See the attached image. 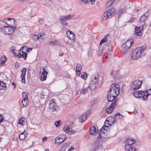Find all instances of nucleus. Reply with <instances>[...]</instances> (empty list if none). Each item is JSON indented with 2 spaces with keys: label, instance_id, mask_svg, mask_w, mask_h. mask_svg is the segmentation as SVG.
<instances>
[{
  "label": "nucleus",
  "instance_id": "obj_53",
  "mask_svg": "<svg viewBox=\"0 0 151 151\" xmlns=\"http://www.w3.org/2000/svg\"><path fill=\"white\" fill-rule=\"evenodd\" d=\"M135 19L134 17H132L131 19L128 20L127 22H132L134 21Z\"/></svg>",
  "mask_w": 151,
  "mask_h": 151
},
{
  "label": "nucleus",
  "instance_id": "obj_62",
  "mask_svg": "<svg viewBox=\"0 0 151 151\" xmlns=\"http://www.w3.org/2000/svg\"><path fill=\"white\" fill-rule=\"evenodd\" d=\"M76 132V131L75 130H71V132H70L71 134V133H72L73 134H74Z\"/></svg>",
  "mask_w": 151,
  "mask_h": 151
},
{
  "label": "nucleus",
  "instance_id": "obj_33",
  "mask_svg": "<svg viewBox=\"0 0 151 151\" xmlns=\"http://www.w3.org/2000/svg\"><path fill=\"white\" fill-rule=\"evenodd\" d=\"M147 17L146 13H145L143 15H142L140 19V22H144Z\"/></svg>",
  "mask_w": 151,
  "mask_h": 151
},
{
  "label": "nucleus",
  "instance_id": "obj_11",
  "mask_svg": "<svg viewBox=\"0 0 151 151\" xmlns=\"http://www.w3.org/2000/svg\"><path fill=\"white\" fill-rule=\"evenodd\" d=\"M143 26L135 27V35L137 36H141L142 35V31H143Z\"/></svg>",
  "mask_w": 151,
  "mask_h": 151
},
{
  "label": "nucleus",
  "instance_id": "obj_9",
  "mask_svg": "<svg viewBox=\"0 0 151 151\" xmlns=\"http://www.w3.org/2000/svg\"><path fill=\"white\" fill-rule=\"evenodd\" d=\"M117 101V99H115L113 102L111 103V104L108 108L106 109V112L108 114H110L111 113L113 110L114 108V106L116 105V103Z\"/></svg>",
  "mask_w": 151,
  "mask_h": 151
},
{
  "label": "nucleus",
  "instance_id": "obj_20",
  "mask_svg": "<svg viewBox=\"0 0 151 151\" xmlns=\"http://www.w3.org/2000/svg\"><path fill=\"white\" fill-rule=\"evenodd\" d=\"M72 16L70 14L61 16L60 17V20H68L71 19Z\"/></svg>",
  "mask_w": 151,
  "mask_h": 151
},
{
  "label": "nucleus",
  "instance_id": "obj_47",
  "mask_svg": "<svg viewBox=\"0 0 151 151\" xmlns=\"http://www.w3.org/2000/svg\"><path fill=\"white\" fill-rule=\"evenodd\" d=\"M60 21L63 25L66 26L68 25V23L65 20H60Z\"/></svg>",
  "mask_w": 151,
  "mask_h": 151
},
{
  "label": "nucleus",
  "instance_id": "obj_5",
  "mask_svg": "<svg viewBox=\"0 0 151 151\" xmlns=\"http://www.w3.org/2000/svg\"><path fill=\"white\" fill-rule=\"evenodd\" d=\"M49 108L52 111H56L59 109V107L56 104L53 99L51 100L49 102Z\"/></svg>",
  "mask_w": 151,
  "mask_h": 151
},
{
  "label": "nucleus",
  "instance_id": "obj_43",
  "mask_svg": "<svg viewBox=\"0 0 151 151\" xmlns=\"http://www.w3.org/2000/svg\"><path fill=\"white\" fill-rule=\"evenodd\" d=\"M99 76L98 75H97L96 76V75H93V76H92L91 78V80H93V81H94L96 80H98L99 79Z\"/></svg>",
  "mask_w": 151,
  "mask_h": 151
},
{
  "label": "nucleus",
  "instance_id": "obj_14",
  "mask_svg": "<svg viewBox=\"0 0 151 151\" xmlns=\"http://www.w3.org/2000/svg\"><path fill=\"white\" fill-rule=\"evenodd\" d=\"M66 139V137L64 135H59L55 139L56 143L60 144L63 142Z\"/></svg>",
  "mask_w": 151,
  "mask_h": 151
},
{
  "label": "nucleus",
  "instance_id": "obj_44",
  "mask_svg": "<svg viewBox=\"0 0 151 151\" xmlns=\"http://www.w3.org/2000/svg\"><path fill=\"white\" fill-rule=\"evenodd\" d=\"M62 124V122L60 120H59L56 121L55 122V126L58 127L59 126H60Z\"/></svg>",
  "mask_w": 151,
  "mask_h": 151
},
{
  "label": "nucleus",
  "instance_id": "obj_18",
  "mask_svg": "<svg viewBox=\"0 0 151 151\" xmlns=\"http://www.w3.org/2000/svg\"><path fill=\"white\" fill-rule=\"evenodd\" d=\"M107 98L108 99V100L109 102H112L113 101H114V100L115 99H116V97H115V95H111V94H110L109 93H107Z\"/></svg>",
  "mask_w": 151,
  "mask_h": 151
},
{
  "label": "nucleus",
  "instance_id": "obj_8",
  "mask_svg": "<svg viewBox=\"0 0 151 151\" xmlns=\"http://www.w3.org/2000/svg\"><path fill=\"white\" fill-rule=\"evenodd\" d=\"M102 145L100 144V141L97 139L93 142V145H92V149L94 151H96L99 149H101L102 148Z\"/></svg>",
  "mask_w": 151,
  "mask_h": 151
},
{
  "label": "nucleus",
  "instance_id": "obj_15",
  "mask_svg": "<svg viewBox=\"0 0 151 151\" xmlns=\"http://www.w3.org/2000/svg\"><path fill=\"white\" fill-rule=\"evenodd\" d=\"M105 124H104V126L100 130H99V135L98 136V137L102 139L104 137V132H103L104 130L106 131V129L105 127H108L106 126L105 125Z\"/></svg>",
  "mask_w": 151,
  "mask_h": 151
},
{
  "label": "nucleus",
  "instance_id": "obj_24",
  "mask_svg": "<svg viewBox=\"0 0 151 151\" xmlns=\"http://www.w3.org/2000/svg\"><path fill=\"white\" fill-rule=\"evenodd\" d=\"M109 15L107 11L105 12L102 16V19L104 20H105L111 18V16Z\"/></svg>",
  "mask_w": 151,
  "mask_h": 151
},
{
  "label": "nucleus",
  "instance_id": "obj_38",
  "mask_svg": "<svg viewBox=\"0 0 151 151\" xmlns=\"http://www.w3.org/2000/svg\"><path fill=\"white\" fill-rule=\"evenodd\" d=\"M101 80H102V79H101ZM91 82H93V83H95L97 85H98L99 83H100V84H101L102 83V81H99V79H97L95 80L94 81H93V80H91Z\"/></svg>",
  "mask_w": 151,
  "mask_h": 151
},
{
  "label": "nucleus",
  "instance_id": "obj_49",
  "mask_svg": "<svg viewBox=\"0 0 151 151\" xmlns=\"http://www.w3.org/2000/svg\"><path fill=\"white\" fill-rule=\"evenodd\" d=\"M124 10L123 9H120L118 11V16L119 18L121 14L123 13Z\"/></svg>",
  "mask_w": 151,
  "mask_h": 151
},
{
  "label": "nucleus",
  "instance_id": "obj_10",
  "mask_svg": "<svg viewBox=\"0 0 151 151\" xmlns=\"http://www.w3.org/2000/svg\"><path fill=\"white\" fill-rule=\"evenodd\" d=\"M66 35L67 37L69 38L70 40L73 42L76 41V35L74 33L68 30L67 33Z\"/></svg>",
  "mask_w": 151,
  "mask_h": 151
},
{
  "label": "nucleus",
  "instance_id": "obj_64",
  "mask_svg": "<svg viewBox=\"0 0 151 151\" xmlns=\"http://www.w3.org/2000/svg\"><path fill=\"white\" fill-rule=\"evenodd\" d=\"M19 1L21 2H23L24 1H26L27 0H18Z\"/></svg>",
  "mask_w": 151,
  "mask_h": 151
},
{
  "label": "nucleus",
  "instance_id": "obj_40",
  "mask_svg": "<svg viewBox=\"0 0 151 151\" xmlns=\"http://www.w3.org/2000/svg\"><path fill=\"white\" fill-rule=\"evenodd\" d=\"M0 87L1 89H6V83L2 81L0 84Z\"/></svg>",
  "mask_w": 151,
  "mask_h": 151
},
{
  "label": "nucleus",
  "instance_id": "obj_6",
  "mask_svg": "<svg viewBox=\"0 0 151 151\" xmlns=\"http://www.w3.org/2000/svg\"><path fill=\"white\" fill-rule=\"evenodd\" d=\"M12 23L14 24L13 25H11V24H10L11 27H9L8 32L7 33V35H10L12 34L14 32V30H15L16 29L17 22L15 19H12Z\"/></svg>",
  "mask_w": 151,
  "mask_h": 151
},
{
  "label": "nucleus",
  "instance_id": "obj_63",
  "mask_svg": "<svg viewBox=\"0 0 151 151\" xmlns=\"http://www.w3.org/2000/svg\"><path fill=\"white\" fill-rule=\"evenodd\" d=\"M138 113V111L137 110H135L133 111V114H136Z\"/></svg>",
  "mask_w": 151,
  "mask_h": 151
},
{
  "label": "nucleus",
  "instance_id": "obj_4",
  "mask_svg": "<svg viewBox=\"0 0 151 151\" xmlns=\"http://www.w3.org/2000/svg\"><path fill=\"white\" fill-rule=\"evenodd\" d=\"M142 84V81L138 80L134 81L132 83L130 86V88L132 90H135L139 88Z\"/></svg>",
  "mask_w": 151,
  "mask_h": 151
},
{
  "label": "nucleus",
  "instance_id": "obj_12",
  "mask_svg": "<svg viewBox=\"0 0 151 151\" xmlns=\"http://www.w3.org/2000/svg\"><path fill=\"white\" fill-rule=\"evenodd\" d=\"M27 70V69L26 68L24 67L22 69V75L21 76V77L22 78V82L23 83H25L26 82L25 81V77L26 75V72Z\"/></svg>",
  "mask_w": 151,
  "mask_h": 151
},
{
  "label": "nucleus",
  "instance_id": "obj_55",
  "mask_svg": "<svg viewBox=\"0 0 151 151\" xmlns=\"http://www.w3.org/2000/svg\"><path fill=\"white\" fill-rule=\"evenodd\" d=\"M113 124H114V123H116V122H117V121H116V118H115V117H114V118L113 119Z\"/></svg>",
  "mask_w": 151,
  "mask_h": 151
},
{
  "label": "nucleus",
  "instance_id": "obj_26",
  "mask_svg": "<svg viewBox=\"0 0 151 151\" xmlns=\"http://www.w3.org/2000/svg\"><path fill=\"white\" fill-rule=\"evenodd\" d=\"M17 56H18V58H19L23 57L24 59L25 60L27 58V54L25 52H24V53L22 54H21V53L19 52L18 55H17Z\"/></svg>",
  "mask_w": 151,
  "mask_h": 151
},
{
  "label": "nucleus",
  "instance_id": "obj_22",
  "mask_svg": "<svg viewBox=\"0 0 151 151\" xmlns=\"http://www.w3.org/2000/svg\"><path fill=\"white\" fill-rule=\"evenodd\" d=\"M125 149L126 151H135V148L132 145H125Z\"/></svg>",
  "mask_w": 151,
  "mask_h": 151
},
{
  "label": "nucleus",
  "instance_id": "obj_42",
  "mask_svg": "<svg viewBox=\"0 0 151 151\" xmlns=\"http://www.w3.org/2000/svg\"><path fill=\"white\" fill-rule=\"evenodd\" d=\"M114 1V0H110L108 1L106 4V6L108 7L110 6Z\"/></svg>",
  "mask_w": 151,
  "mask_h": 151
},
{
  "label": "nucleus",
  "instance_id": "obj_25",
  "mask_svg": "<svg viewBox=\"0 0 151 151\" xmlns=\"http://www.w3.org/2000/svg\"><path fill=\"white\" fill-rule=\"evenodd\" d=\"M8 27H9L8 26H3L1 27V32H2L5 34V35H7V33L8 32Z\"/></svg>",
  "mask_w": 151,
  "mask_h": 151
},
{
  "label": "nucleus",
  "instance_id": "obj_51",
  "mask_svg": "<svg viewBox=\"0 0 151 151\" xmlns=\"http://www.w3.org/2000/svg\"><path fill=\"white\" fill-rule=\"evenodd\" d=\"M4 119V117L2 114H0V124L3 121Z\"/></svg>",
  "mask_w": 151,
  "mask_h": 151
},
{
  "label": "nucleus",
  "instance_id": "obj_52",
  "mask_svg": "<svg viewBox=\"0 0 151 151\" xmlns=\"http://www.w3.org/2000/svg\"><path fill=\"white\" fill-rule=\"evenodd\" d=\"M39 35H35L33 36V38L35 39V40H38L39 38Z\"/></svg>",
  "mask_w": 151,
  "mask_h": 151
},
{
  "label": "nucleus",
  "instance_id": "obj_27",
  "mask_svg": "<svg viewBox=\"0 0 151 151\" xmlns=\"http://www.w3.org/2000/svg\"><path fill=\"white\" fill-rule=\"evenodd\" d=\"M7 60V58L5 56H2L0 59V65L4 64Z\"/></svg>",
  "mask_w": 151,
  "mask_h": 151
},
{
  "label": "nucleus",
  "instance_id": "obj_54",
  "mask_svg": "<svg viewBox=\"0 0 151 151\" xmlns=\"http://www.w3.org/2000/svg\"><path fill=\"white\" fill-rule=\"evenodd\" d=\"M74 148L72 146L70 147L68 150V151H74Z\"/></svg>",
  "mask_w": 151,
  "mask_h": 151
},
{
  "label": "nucleus",
  "instance_id": "obj_41",
  "mask_svg": "<svg viewBox=\"0 0 151 151\" xmlns=\"http://www.w3.org/2000/svg\"><path fill=\"white\" fill-rule=\"evenodd\" d=\"M81 77L83 79L86 80L87 77V76L86 73L85 72L83 73L81 76Z\"/></svg>",
  "mask_w": 151,
  "mask_h": 151
},
{
  "label": "nucleus",
  "instance_id": "obj_23",
  "mask_svg": "<svg viewBox=\"0 0 151 151\" xmlns=\"http://www.w3.org/2000/svg\"><path fill=\"white\" fill-rule=\"evenodd\" d=\"M27 135L26 131H24L19 134V138L21 140H23L27 137Z\"/></svg>",
  "mask_w": 151,
  "mask_h": 151
},
{
  "label": "nucleus",
  "instance_id": "obj_17",
  "mask_svg": "<svg viewBox=\"0 0 151 151\" xmlns=\"http://www.w3.org/2000/svg\"><path fill=\"white\" fill-rule=\"evenodd\" d=\"M136 142V140L132 138H128L127 139L126 145H132L135 143Z\"/></svg>",
  "mask_w": 151,
  "mask_h": 151
},
{
  "label": "nucleus",
  "instance_id": "obj_19",
  "mask_svg": "<svg viewBox=\"0 0 151 151\" xmlns=\"http://www.w3.org/2000/svg\"><path fill=\"white\" fill-rule=\"evenodd\" d=\"M107 12L111 16V18L116 13V9L113 8H112L109 9L107 11Z\"/></svg>",
  "mask_w": 151,
  "mask_h": 151
},
{
  "label": "nucleus",
  "instance_id": "obj_7",
  "mask_svg": "<svg viewBox=\"0 0 151 151\" xmlns=\"http://www.w3.org/2000/svg\"><path fill=\"white\" fill-rule=\"evenodd\" d=\"M141 55V52L136 48L134 50L132 53V58L133 60H137Z\"/></svg>",
  "mask_w": 151,
  "mask_h": 151
},
{
  "label": "nucleus",
  "instance_id": "obj_21",
  "mask_svg": "<svg viewBox=\"0 0 151 151\" xmlns=\"http://www.w3.org/2000/svg\"><path fill=\"white\" fill-rule=\"evenodd\" d=\"M98 85L95 83L90 81L89 85H88V88L91 90H94L97 86Z\"/></svg>",
  "mask_w": 151,
  "mask_h": 151
},
{
  "label": "nucleus",
  "instance_id": "obj_28",
  "mask_svg": "<svg viewBox=\"0 0 151 151\" xmlns=\"http://www.w3.org/2000/svg\"><path fill=\"white\" fill-rule=\"evenodd\" d=\"M87 117V114H83L81 116L79 119V121L81 122H83L86 119Z\"/></svg>",
  "mask_w": 151,
  "mask_h": 151
},
{
  "label": "nucleus",
  "instance_id": "obj_30",
  "mask_svg": "<svg viewBox=\"0 0 151 151\" xmlns=\"http://www.w3.org/2000/svg\"><path fill=\"white\" fill-rule=\"evenodd\" d=\"M47 74H44L43 73H41L40 75V78L41 81H44L46 80L47 78Z\"/></svg>",
  "mask_w": 151,
  "mask_h": 151
},
{
  "label": "nucleus",
  "instance_id": "obj_39",
  "mask_svg": "<svg viewBox=\"0 0 151 151\" xmlns=\"http://www.w3.org/2000/svg\"><path fill=\"white\" fill-rule=\"evenodd\" d=\"M28 99H23L22 101V103L23 104V107H26L27 106V103L28 101Z\"/></svg>",
  "mask_w": 151,
  "mask_h": 151
},
{
  "label": "nucleus",
  "instance_id": "obj_57",
  "mask_svg": "<svg viewBox=\"0 0 151 151\" xmlns=\"http://www.w3.org/2000/svg\"><path fill=\"white\" fill-rule=\"evenodd\" d=\"M32 50V48L28 47H27V49L26 52H29V50L31 51Z\"/></svg>",
  "mask_w": 151,
  "mask_h": 151
},
{
  "label": "nucleus",
  "instance_id": "obj_16",
  "mask_svg": "<svg viewBox=\"0 0 151 151\" xmlns=\"http://www.w3.org/2000/svg\"><path fill=\"white\" fill-rule=\"evenodd\" d=\"M98 129L94 126L91 127L90 129L89 132L92 135H96L98 133Z\"/></svg>",
  "mask_w": 151,
  "mask_h": 151
},
{
  "label": "nucleus",
  "instance_id": "obj_31",
  "mask_svg": "<svg viewBox=\"0 0 151 151\" xmlns=\"http://www.w3.org/2000/svg\"><path fill=\"white\" fill-rule=\"evenodd\" d=\"M109 35V34H107L105 35L103 39L101 40L99 45H101L103 43L106 42L107 40V37Z\"/></svg>",
  "mask_w": 151,
  "mask_h": 151
},
{
  "label": "nucleus",
  "instance_id": "obj_34",
  "mask_svg": "<svg viewBox=\"0 0 151 151\" xmlns=\"http://www.w3.org/2000/svg\"><path fill=\"white\" fill-rule=\"evenodd\" d=\"M16 47L14 46H12L10 48V50L12 52V53L14 55V56H17V53H16V50H15Z\"/></svg>",
  "mask_w": 151,
  "mask_h": 151
},
{
  "label": "nucleus",
  "instance_id": "obj_29",
  "mask_svg": "<svg viewBox=\"0 0 151 151\" xmlns=\"http://www.w3.org/2000/svg\"><path fill=\"white\" fill-rule=\"evenodd\" d=\"M81 64H78L76 67V71L78 72L79 75L81 73Z\"/></svg>",
  "mask_w": 151,
  "mask_h": 151
},
{
  "label": "nucleus",
  "instance_id": "obj_46",
  "mask_svg": "<svg viewBox=\"0 0 151 151\" xmlns=\"http://www.w3.org/2000/svg\"><path fill=\"white\" fill-rule=\"evenodd\" d=\"M24 120V118H21L19 119L18 124L19 125H22Z\"/></svg>",
  "mask_w": 151,
  "mask_h": 151
},
{
  "label": "nucleus",
  "instance_id": "obj_2",
  "mask_svg": "<svg viewBox=\"0 0 151 151\" xmlns=\"http://www.w3.org/2000/svg\"><path fill=\"white\" fill-rule=\"evenodd\" d=\"M119 86L118 84L115 83L112 84L111 86L108 93L115 96L116 97L119 93Z\"/></svg>",
  "mask_w": 151,
  "mask_h": 151
},
{
  "label": "nucleus",
  "instance_id": "obj_35",
  "mask_svg": "<svg viewBox=\"0 0 151 151\" xmlns=\"http://www.w3.org/2000/svg\"><path fill=\"white\" fill-rule=\"evenodd\" d=\"M137 48V49H138V50H139L140 52H141V54L146 49V46H143L139 47H138Z\"/></svg>",
  "mask_w": 151,
  "mask_h": 151
},
{
  "label": "nucleus",
  "instance_id": "obj_48",
  "mask_svg": "<svg viewBox=\"0 0 151 151\" xmlns=\"http://www.w3.org/2000/svg\"><path fill=\"white\" fill-rule=\"evenodd\" d=\"M47 66L44 67L42 68V69L43 70V71L42 73H43L44 74H48V72H47V70H46V68Z\"/></svg>",
  "mask_w": 151,
  "mask_h": 151
},
{
  "label": "nucleus",
  "instance_id": "obj_56",
  "mask_svg": "<svg viewBox=\"0 0 151 151\" xmlns=\"http://www.w3.org/2000/svg\"><path fill=\"white\" fill-rule=\"evenodd\" d=\"M121 115V114L120 113H117L115 114L114 115V117H115L116 116H120V115Z\"/></svg>",
  "mask_w": 151,
  "mask_h": 151
},
{
  "label": "nucleus",
  "instance_id": "obj_61",
  "mask_svg": "<svg viewBox=\"0 0 151 151\" xmlns=\"http://www.w3.org/2000/svg\"><path fill=\"white\" fill-rule=\"evenodd\" d=\"M90 1L91 2V4H93L95 2V0H91Z\"/></svg>",
  "mask_w": 151,
  "mask_h": 151
},
{
  "label": "nucleus",
  "instance_id": "obj_59",
  "mask_svg": "<svg viewBox=\"0 0 151 151\" xmlns=\"http://www.w3.org/2000/svg\"><path fill=\"white\" fill-rule=\"evenodd\" d=\"M12 84L13 86H14V88H15L16 86V84H15V83L14 82H12Z\"/></svg>",
  "mask_w": 151,
  "mask_h": 151
},
{
  "label": "nucleus",
  "instance_id": "obj_50",
  "mask_svg": "<svg viewBox=\"0 0 151 151\" xmlns=\"http://www.w3.org/2000/svg\"><path fill=\"white\" fill-rule=\"evenodd\" d=\"M58 42L57 40H55L54 41H51L50 42V44L51 45H55L58 43Z\"/></svg>",
  "mask_w": 151,
  "mask_h": 151
},
{
  "label": "nucleus",
  "instance_id": "obj_45",
  "mask_svg": "<svg viewBox=\"0 0 151 151\" xmlns=\"http://www.w3.org/2000/svg\"><path fill=\"white\" fill-rule=\"evenodd\" d=\"M28 93L27 92H24L22 93V96L23 99H28Z\"/></svg>",
  "mask_w": 151,
  "mask_h": 151
},
{
  "label": "nucleus",
  "instance_id": "obj_60",
  "mask_svg": "<svg viewBox=\"0 0 151 151\" xmlns=\"http://www.w3.org/2000/svg\"><path fill=\"white\" fill-rule=\"evenodd\" d=\"M47 139V137H44L42 139V141H46Z\"/></svg>",
  "mask_w": 151,
  "mask_h": 151
},
{
  "label": "nucleus",
  "instance_id": "obj_37",
  "mask_svg": "<svg viewBox=\"0 0 151 151\" xmlns=\"http://www.w3.org/2000/svg\"><path fill=\"white\" fill-rule=\"evenodd\" d=\"M63 129L66 133L70 134V128L68 126H65L63 128Z\"/></svg>",
  "mask_w": 151,
  "mask_h": 151
},
{
  "label": "nucleus",
  "instance_id": "obj_32",
  "mask_svg": "<svg viewBox=\"0 0 151 151\" xmlns=\"http://www.w3.org/2000/svg\"><path fill=\"white\" fill-rule=\"evenodd\" d=\"M12 18H6L3 20V22L5 23L6 24L9 25V22H12Z\"/></svg>",
  "mask_w": 151,
  "mask_h": 151
},
{
  "label": "nucleus",
  "instance_id": "obj_1",
  "mask_svg": "<svg viewBox=\"0 0 151 151\" xmlns=\"http://www.w3.org/2000/svg\"><path fill=\"white\" fill-rule=\"evenodd\" d=\"M134 95L137 98H142L144 101H146L148 99V96L151 95V89L147 91L142 90L135 91L133 92Z\"/></svg>",
  "mask_w": 151,
  "mask_h": 151
},
{
  "label": "nucleus",
  "instance_id": "obj_58",
  "mask_svg": "<svg viewBox=\"0 0 151 151\" xmlns=\"http://www.w3.org/2000/svg\"><path fill=\"white\" fill-rule=\"evenodd\" d=\"M82 0V2L83 3H87V2H89V1H90L91 0Z\"/></svg>",
  "mask_w": 151,
  "mask_h": 151
},
{
  "label": "nucleus",
  "instance_id": "obj_3",
  "mask_svg": "<svg viewBox=\"0 0 151 151\" xmlns=\"http://www.w3.org/2000/svg\"><path fill=\"white\" fill-rule=\"evenodd\" d=\"M133 43V41L128 40L123 44V48L122 50V52L123 54L124 55L126 53Z\"/></svg>",
  "mask_w": 151,
  "mask_h": 151
},
{
  "label": "nucleus",
  "instance_id": "obj_36",
  "mask_svg": "<svg viewBox=\"0 0 151 151\" xmlns=\"http://www.w3.org/2000/svg\"><path fill=\"white\" fill-rule=\"evenodd\" d=\"M114 70H112L110 73V75L112 76L114 78H116L117 77V71H116L115 73V74H114Z\"/></svg>",
  "mask_w": 151,
  "mask_h": 151
},
{
  "label": "nucleus",
  "instance_id": "obj_13",
  "mask_svg": "<svg viewBox=\"0 0 151 151\" xmlns=\"http://www.w3.org/2000/svg\"><path fill=\"white\" fill-rule=\"evenodd\" d=\"M88 85L87 83H86L84 84L83 88L81 90L78 91L77 92V94H78L79 93H80L81 94H84L88 91Z\"/></svg>",
  "mask_w": 151,
  "mask_h": 151
}]
</instances>
